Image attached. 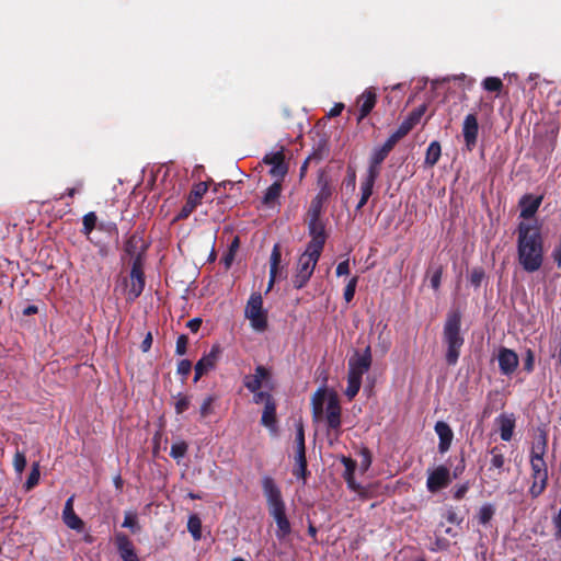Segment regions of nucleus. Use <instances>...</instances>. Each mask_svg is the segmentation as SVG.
I'll list each match as a JSON object with an SVG mask.
<instances>
[{"instance_id":"obj_28","label":"nucleus","mask_w":561,"mask_h":561,"mask_svg":"<svg viewBox=\"0 0 561 561\" xmlns=\"http://www.w3.org/2000/svg\"><path fill=\"white\" fill-rule=\"evenodd\" d=\"M261 424L273 432L276 431V402H270L268 404L264 405V410L261 417Z\"/></svg>"},{"instance_id":"obj_58","label":"nucleus","mask_w":561,"mask_h":561,"mask_svg":"<svg viewBox=\"0 0 561 561\" xmlns=\"http://www.w3.org/2000/svg\"><path fill=\"white\" fill-rule=\"evenodd\" d=\"M442 276H443V267L439 266L437 267L432 276H431V286L434 290H438L439 287H440V282H442Z\"/></svg>"},{"instance_id":"obj_57","label":"nucleus","mask_w":561,"mask_h":561,"mask_svg":"<svg viewBox=\"0 0 561 561\" xmlns=\"http://www.w3.org/2000/svg\"><path fill=\"white\" fill-rule=\"evenodd\" d=\"M98 229L101 231H104L108 234H115V236L118 234L117 226L113 221H106V222L102 221L98 225Z\"/></svg>"},{"instance_id":"obj_53","label":"nucleus","mask_w":561,"mask_h":561,"mask_svg":"<svg viewBox=\"0 0 561 561\" xmlns=\"http://www.w3.org/2000/svg\"><path fill=\"white\" fill-rule=\"evenodd\" d=\"M330 412L341 413V405L336 394H331L329 397L325 413Z\"/></svg>"},{"instance_id":"obj_16","label":"nucleus","mask_w":561,"mask_h":561,"mask_svg":"<svg viewBox=\"0 0 561 561\" xmlns=\"http://www.w3.org/2000/svg\"><path fill=\"white\" fill-rule=\"evenodd\" d=\"M265 164L272 165L270 174L274 178L284 179L288 172V167L285 162V154L283 149L276 152L265 154L263 158Z\"/></svg>"},{"instance_id":"obj_29","label":"nucleus","mask_w":561,"mask_h":561,"mask_svg":"<svg viewBox=\"0 0 561 561\" xmlns=\"http://www.w3.org/2000/svg\"><path fill=\"white\" fill-rule=\"evenodd\" d=\"M440 154V144L437 140L432 141L426 149L424 164L430 168L434 167L438 162Z\"/></svg>"},{"instance_id":"obj_42","label":"nucleus","mask_w":561,"mask_h":561,"mask_svg":"<svg viewBox=\"0 0 561 561\" xmlns=\"http://www.w3.org/2000/svg\"><path fill=\"white\" fill-rule=\"evenodd\" d=\"M343 188L348 192L353 193L356 188V172L353 168L347 169V174L342 183Z\"/></svg>"},{"instance_id":"obj_64","label":"nucleus","mask_w":561,"mask_h":561,"mask_svg":"<svg viewBox=\"0 0 561 561\" xmlns=\"http://www.w3.org/2000/svg\"><path fill=\"white\" fill-rule=\"evenodd\" d=\"M554 526V537L561 539V506L557 515L552 519Z\"/></svg>"},{"instance_id":"obj_40","label":"nucleus","mask_w":561,"mask_h":561,"mask_svg":"<svg viewBox=\"0 0 561 561\" xmlns=\"http://www.w3.org/2000/svg\"><path fill=\"white\" fill-rule=\"evenodd\" d=\"M39 465L36 462L33 465L32 470L27 477V480L24 483V489L26 491H31L33 488H35L39 481Z\"/></svg>"},{"instance_id":"obj_8","label":"nucleus","mask_w":561,"mask_h":561,"mask_svg":"<svg viewBox=\"0 0 561 561\" xmlns=\"http://www.w3.org/2000/svg\"><path fill=\"white\" fill-rule=\"evenodd\" d=\"M208 191V182H199L193 185L190 194L187 195L185 204L182 206L174 221L184 220L195 210L197 205L201 204L203 196Z\"/></svg>"},{"instance_id":"obj_21","label":"nucleus","mask_w":561,"mask_h":561,"mask_svg":"<svg viewBox=\"0 0 561 561\" xmlns=\"http://www.w3.org/2000/svg\"><path fill=\"white\" fill-rule=\"evenodd\" d=\"M435 433L437 434L439 442H438V451L440 454H445L449 450L451 446V442L454 438V433L450 426L444 422L438 421L436 422L434 426Z\"/></svg>"},{"instance_id":"obj_56","label":"nucleus","mask_w":561,"mask_h":561,"mask_svg":"<svg viewBox=\"0 0 561 561\" xmlns=\"http://www.w3.org/2000/svg\"><path fill=\"white\" fill-rule=\"evenodd\" d=\"M469 489H470L469 482H465L462 484L456 485L454 489V494H453L454 499L457 501L462 500L466 496Z\"/></svg>"},{"instance_id":"obj_48","label":"nucleus","mask_w":561,"mask_h":561,"mask_svg":"<svg viewBox=\"0 0 561 561\" xmlns=\"http://www.w3.org/2000/svg\"><path fill=\"white\" fill-rule=\"evenodd\" d=\"M253 393V402L259 404L264 402L265 404H268L270 402H275V399L270 392L256 390Z\"/></svg>"},{"instance_id":"obj_44","label":"nucleus","mask_w":561,"mask_h":561,"mask_svg":"<svg viewBox=\"0 0 561 561\" xmlns=\"http://www.w3.org/2000/svg\"><path fill=\"white\" fill-rule=\"evenodd\" d=\"M323 203H325V202L322 199H319L318 197H314L312 199L310 209H309L310 219L321 220Z\"/></svg>"},{"instance_id":"obj_55","label":"nucleus","mask_w":561,"mask_h":561,"mask_svg":"<svg viewBox=\"0 0 561 561\" xmlns=\"http://www.w3.org/2000/svg\"><path fill=\"white\" fill-rule=\"evenodd\" d=\"M444 516L446 520L450 524L460 525L463 520V518L458 515L457 511L454 507H449Z\"/></svg>"},{"instance_id":"obj_31","label":"nucleus","mask_w":561,"mask_h":561,"mask_svg":"<svg viewBox=\"0 0 561 561\" xmlns=\"http://www.w3.org/2000/svg\"><path fill=\"white\" fill-rule=\"evenodd\" d=\"M282 193V184L279 181L274 182L265 192L262 203L265 206L272 207L279 198Z\"/></svg>"},{"instance_id":"obj_10","label":"nucleus","mask_w":561,"mask_h":561,"mask_svg":"<svg viewBox=\"0 0 561 561\" xmlns=\"http://www.w3.org/2000/svg\"><path fill=\"white\" fill-rule=\"evenodd\" d=\"M308 232L311 240L308 242L307 249L322 253L327 241V232L323 221L310 219L308 224Z\"/></svg>"},{"instance_id":"obj_45","label":"nucleus","mask_w":561,"mask_h":561,"mask_svg":"<svg viewBox=\"0 0 561 561\" xmlns=\"http://www.w3.org/2000/svg\"><path fill=\"white\" fill-rule=\"evenodd\" d=\"M485 277L484 270L482 267H474L469 276L470 284L478 288L481 286L482 280Z\"/></svg>"},{"instance_id":"obj_17","label":"nucleus","mask_w":561,"mask_h":561,"mask_svg":"<svg viewBox=\"0 0 561 561\" xmlns=\"http://www.w3.org/2000/svg\"><path fill=\"white\" fill-rule=\"evenodd\" d=\"M115 546L123 561H139L135 547L126 534H116Z\"/></svg>"},{"instance_id":"obj_47","label":"nucleus","mask_w":561,"mask_h":561,"mask_svg":"<svg viewBox=\"0 0 561 561\" xmlns=\"http://www.w3.org/2000/svg\"><path fill=\"white\" fill-rule=\"evenodd\" d=\"M13 467L18 473H22L26 467V457L23 451L16 450L13 457Z\"/></svg>"},{"instance_id":"obj_27","label":"nucleus","mask_w":561,"mask_h":561,"mask_svg":"<svg viewBox=\"0 0 561 561\" xmlns=\"http://www.w3.org/2000/svg\"><path fill=\"white\" fill-rule=\"evenodd\" d=\"M130 285L128 288V296L130 299L138 298L145 288V274L144 272H130Z\"/></svg>"},{"instance_id":"obj_59","label":"nucleus","mask_w":561,"mask_h":561,"mask_svg":"<svg viewBox=\"0 0 561 561\" xmlns=\"http://www.w3.org/2000/svg\"><path fill=\"white\" fill-rule=\"evenodd\" d=\"M534 365H535V354L530 348H528L526 351V356L524 358V370H526L527 373H531L534 370Z\"/></svg>"},{"instance_id":"obj_23","label":"nucleus","mask_w":561,"mask_h":561,"mask_svg":"<svg viewBox=\"0 0 561 561\" xmlns=\"http://www.w3.org/2000/svg\"><path fill=\"white\" fill-rule=\"evenodd\" d=\"M390 151L383 146L375 148L369 159L367 174L378 178L380 174L381 163L385 161Z\"/></svg>"},{"instance_id":"obj_43","label":"nucleus","mask_w":561,"mask_h":561,"mask_svg":"<svg viewBox=\"0 0 561 561\" xmlns=\"http://www.w3.org/2000/svg\"><path fill=\"white\" fill-rule=\"evenodd\" d=\"M341 462L344 465V473H343V478L346 479H351L352 477H355V470H356V467H357V463L355 460H353L352 458L350 457H345V456H342L341 457Z\"/></svg>"},{"instance_id":"obj_38","label":"nucleus","mask_w":561,"mask_h":561,"mask_svg":"<svg viewBox=\"0 0 561 561\" xmlns=\"http://www.w3.org/2000/svg\"><path fill=\"white\" fill-rule=\"evenodd\" d=\"M188 445L186 442L181 440L178 443L172 444L170 456L175 459L176 461H180L187 453Z\"/></svg>"},{"instance_id":"obj_33","label":"nucleus","mask_w":561,"mask_h":561,"mask_svg":"<svg viewBox=\"0 0 561 561\" xmlns=\"http://www.w3.org/2000/svg\"><path fill=\"white\" fill-rule=\"evenodd\" d=\"M362 386V378L355 376V374L348 375L347 374V387L345 389V396L348 398V400L354 399L357 393L359 392Z\"/></svg>"},{"instance_id":"obj_54","label":"nucleus","mask_w":561,"mask_h":561,"mask_svg":"<svg viewBox=\"0 0 561 561\" xmlns=\"http://www.w3.org/2000/svg\"><path fill=\"white\" fill-rule=\"evenodd\" d=\"M214 401H215V397H213V396H208L207 398L204 399V401L201 405V409H199L202 417H206L211 413V405H213Z\"/></svg>"},{"instance_id":"obj_39","label":"nucleus","mask_w":561,"mask_h":561,"mask_svg":"<svg viewBox=\"0 0 561 561\" xmlns=\"http://www.w3.org/2000/svg\"><path fill=\"white\" fill-rule=\"evenodd\" d=\"M324 394V390L320 388L314 392L312 397L311 403L314 416H319L323 411Z\"/></svg>"},{"instance_id":"obj_37","label":"nucleus","mask_w":561,"mask_h":561,"mask_svg":"<svg viewBox=\"0 0 561 561\" xmlns=\"http://www.w3.org/2000/svg\"><path fill=\"white\" fill-rule=\"evenodd\" d=\"M495 514V507L488 503L480 507L478 513V520L481 525H486Z\"/></svg>"},{"instance_id":"obj_34","label":"nucleus","mask_w":561,"mask_h":561,"mask_svg":"<svg viewBox=\"0 0 561 561\" xmlns=\"http://www.w3.org/2000/svg\"><path fill=\"white\" fill-rule=\"evenodd\" d=\"M98 216L94 211H90L85 214L82 218V229L81 232L87 237L98 228Z\"/></svg>"},{"instance_id":"obj_61","label":"nucleus","mask_w":561,"mask_h":561,"mask_svg":"<svg viewBox=\"0 0 561 561\" xmlns=\"http://www.w3.org/2000/svg\"><path fill=\"white\" fill-rule=\"evenodd\" d=\"M144 254L145 253H140L130 256V259L133 260L130 272H135V270L136 272H144Z\"/></svg>"},{"instance_id":"obj_51","label":"nucleus","mask_w":561,"mask_h":561,"mask_svg":"<svg viewBox=\"0 0 561 561\" xmlns=\"http://www.w3.org/2000/svg\"><path fill=\"white\" fill-rule=\"evenodd\" d=\"M192 370V363L188 359H182L178 364L176 373L183 377V380L187 378Z\"/></svg>"},{"instance_id":"obj_60","label":"nucleus","mask_w":561,"mask_h":561,"mask_svg":"<svg viewBox=\"0 0 561 561\" xmlns=\"http://www.w3.org/2000/svg\"><path fill=\"white\" fill-rule=\"evenodd\" d=\"M413 127L414 125L410 123L408 118H405L396 130V134H398L399 137L402 139L413 129Z\"/></svg>"},{"instance_id":"obj_19","label":"nucleus","mask_w":561,"mask_h":561,"mask_svg":"<svg viewBox=\"0 0 561 561\" xmlns=\"http://www.w3.org/2000/svg\"><path fill=\"white\" fill-rule=\"evenodd\" d=\"M75 495H71L65 503L62 510V520L65 525L73 530L82 531L84 528L83 520L76 514L73 510Z\"/></svg>"},{"instance_id":"obj_62","label":"nucleus","mask_w":561,"mask_h":561,"mask_svg":"<svg viewBox=\"0 0 561 561\" xmlns=\"http://www.w3.org/2000/svg\"><path fill=\"white\" fill-rule=\"evenodd\" d=\"M362 456V467L367 470L371 465V453L368 448H363L360 450Z\"/></svg>"},{"instance_id":"obj_49","label":"nucleus","mask_w":561,"mask_h":561,"mask_svg":"<svg viewBox=\"0 0 561 561\" xmlns=\"http://www.w3.org/2000/svg\"><path fill=\"white\" fill-rule=\"evenodd\" d=\"M426 112V105L425 104H422L420 106H417L416 108H414L409 115H408V119L410 123H412L414 126L421 121L422 116L425 114Z\"/></svg>"},{"instance_id":"obj_14","label":"nucleus","mask_w":561,"mask_h":561,"mask_svg":"<svg viewBox=\"0 0 561 561\" xmlns=\"http://www.w3.org/2000/svg\"><path fill=\"white\" fill-rule=\"evenodd\" d=\"M377 103V93L374 88H367L356 99L358 113L356 116L357 123H360L366 116L370 114Z\"/></svg>"},{"instance_id":"obj_11","label":"nucleus","mask_w":561,"mask_h":561,"mask_svg":"<svg viewBox=\"0 0 561 561\" xmlns=\"http://www.w3.org/2000/svg\"><path fill=\"white\" fill-rule=\"evenodd\" d=\"M371 352L370 346H367L363 353L356 351L354 355L348 359V375L355 374V376L363 378L371 366Z\"/></svg>"},{"instance_id":"obj_5","label":"nucleus","mask_w":561,"mask_h":561,"mask_svg":"<svg viewBox=\"0 0 561 561\" xmlns=\"http://www.w3.org/2000/svg\"><path fill=\"white\" fill-rule=\"evenodd\" d=\"M320 256L321 253L306 248L305 252L298 259L296 273L291 279L294 288L301 289L307 285Z\"/></svg>"},{"instance_id":"obj_25","label":"nucleus","mask_w":561,"mask_h":561,"mask_svg":"<svg viewBox=\"0 0 561 561\" xmlns=\"http://www.w3.org/2000/svg\"><path fill=\"white\" fill-rule=\"evenodd\" d=\"M378 178L373 176L370 174H366V176L360 182V198L355 207L356 211H359L368 202L370 196L373 195V188L375 182Z\"/></svg>"},{"instance_id":"obj_63","label":"nucleus","mask_w":561,"mask_h":561,"mask_svg":"<svg viewBox=\"0 0 561 561\" xmlns=\"http://www.w3.org/2000/svg\"><path fill=\"white\" fill-rule=\"evenodd\" d=\"M401 140L398 134L393 131L388 139L382 145L386 149H388L390 152L394 148V146Z\"/></svg>"},{"instance_id":"obj_50","label":"nucleus","mask_w":561,"mask_h":561,"mask_svg":"<svg viewBox=\"0 0 561 561\" xmlns=\"http://www.w3.org/2000/svg\"><path fill=\"white\" fill-rule=\"evenodd\" d=\"M190 408V399L186 396H183L182 393L178 394V400L175 402L174 409L176 414L184 413Z\"/></svg>"},{"instance_id":"obj_24","label":"nucleus","mask_w":561,"mask_h":561,"mask_svg":"<svg viewBox=\"0 0 561 561\" xmlns=\"http://www.w3.org/2000/svg\"><path fill=\"white\" fill-rule=\"evenodd\" d=\"M282 261V250L280 245L278 243L274 244L271 253V260H270V279L267 284L266 293H268L277 278L278 268Z\"/></svg>"},{"instance_id":"obj_15","label":"nucleus","mask_w":561,"mask_h":561,"mask_svg":"<svg viewBox=\"0 0 561 561\" xmlns=\"http://www.w3.org/2000/svg\"><path fill=\"white\" fill-rule=\"evenodd\" d=\"M479 134V124L477 115L468 114L462 123V135L468 151H472L477 145Z\"/></svg>"},{"instance_id":"obj_26","label":"nucleus","mask_w":561,"mask_h":561,"mask_svg":"<svg viewBox=\"0 0 561 561\" xmlns=\"http://www.w3.org/2000/svg\"><path fill=\"white\" fill-rule=\"evenodd\" d=\"M147 247L144 244L142 237L136 231L126 240L124 252L128 256H134L146 252Z\"/></svg>"},{"instance_id":"obj_32","label":"nucleus","mask_w":561,"mask_h":561,"mask_svg":"<svg viewBox=\"0 0 561 561\" xmlns=\"http://www.w3.org/2000/svg\"><path fill=\"white\" fill-rule=\"evenodd\" d=\"M491 460H490V467L489 470L496 469L499 471H502L504 469L505 465V456L501 449L500 446H494L491 450Z\"/></svg>"},{"instance_id":"obj_12","label":"nucleus","mask_w":561,"mask_h":561,"mask_svg":"<svg viewBox=\"0 0 561 561\" xmlns=\"http://www.w3.org/2000/svg\"><path fill=\"white\" fill-rule=\"evenodd\" d=\"M272 379V371L267 367L263 365H257L255 367V373L253 375H248L243 379V386L250 391L255 392L260 390L261 387L265 383L268 386L270 380Z\"/></svg>"},{"instance_id":"obj_1","label":"nucleus","mask_w":561,"mask_h":561,"mask_svg":"<svg viewBox=\"0 0 561 561\" xmlns=\"http://www.w3.org/2000/svg\"><path fill=\"white\" fill-rule=\"evenodd\" d=\"M517 255L524 271L534 273L543 263V240L540 228L520 221L517 227Z\"/></svg>"},{"instance_id":"obj_22","label":"nucleus","mask_w":561,"mask_h":561,"mask_svg":"<svg viewBox=\"0 0 561 561\" xmlns=\"http://www.w3.org/2000/svg\"><path fill=\"white\" fill-rule=\"evenodd\" d=\"M496 423L500 426V436L504 442H510L513 437L515 430V416L513 413H503L496 417Z\"/></svg>"},{"instance_id":"obj_35","label":"nucleus","mask_w":561,"mask_h":561,"mask_svg":"<svg viewBox=\"0 0 561 561\" xmlns=\"http://www.w3.org/2000/svg\"><path fill=\"white\" fill-rule=\"evenodd\" d=\"M187 530L190 531V534L192 535L194 540H201V538H202V520L196 514H193L188 517Z\"/></svg>"},{"instance_id":"obj_52","label":"nucleus","mask_w":561,"mask_h":561,"mask_svg":"<svg viewBox=\"0 0 561 561\" xmlns=\"http://www.w3.org/2000/svg\"><path fill=\"white\" fill-rule=\"evenodd\" d=\"M188 337L185 334H181L176 340L175 354L182 356L187 351Z\"/></svg>"},{"instance_id":"obj_30","label":"nucleus","mask_w":561,"mask_h":561,"mask_svg":"<svg viewBox=\"0 0 561 561\" xmlns=\"http://www.w3.org/2000/svg\"><path fill=\"white\" fill-rule=\"evenodd\" d=\"M318 185L320 190L316 197L327 202L332 196L334 187L323 172L318 178Z\"/></svg>"},{"instance_id":"obj_2","label":"nucleus","mask_w":561,"mask_h":561,"mask_svg":"<svg viewBox=\"0 0 561 561\" xmlns=\"http://www.w3.org/2000/svg\"><path fill=\"white\" fill-rule=\"evenodd\" d=\"M262 489L267 502L268 513L277 526L275 535L279 540L285 539L290 535L291 526L286 515V506L280 489L270 476L262 479Z\"/></svg>"},{"instance_id":"obj_4","label":"nucleus","mask_w":561,"mask_h":561,"mask_svg":"<svg viewBox=\"0 0 561 561\" xmlns=\"http://www.w3.org/2000/svg\"><path fill=\"white\" fill-rule=\"evenodd\" d=\"M547 438L543 435L541 442L534 446L530 454V479L531 484L528 494L531 499L539 497L548 486V466L543 459L546 453Z\"/></svg>"},{"instance_id":"obj_18","label":"nucleus","mask_w":561,"mask_h":561,"mask_svg":"<svg viewBox=\"0 0 561 561\" xmlns=\"http://www.w3.org/2000/svg\"><path fill=\"white\" fill-rule=\"evenodd\" d=\"M497 360L500 371L506 376L512 375L518 366L517 354L513 350L506 347H502L500 350Z\"/></svg>"},{"instance_id":"obj_7","label":"nucleus","mask_w":561,"mask_h":561,"mask_svg":"<svg viewBox=\"0 0 561 561\" xmlns=\"http://www.w3.org/2000/svg\"><path fill=\"white\" fill-rule=\"evenodd\" d=\"M296 454H295V467L293 474L297 479H301L306 483L307 477L309 476L307 458H306V442H305V428L301 421L296 423V436H295Z\"/></svg>"},{"instance_id":"obj_20","label":"nucleus","mask_w":561,"mask_h":561,"mask_svg":"<svg viewBox=\"0 0 561 561\" xmlns=\"http://www.w3.org/2000/svg\"><path fill=\"white\" fill-rule=\"evenodd\" d=\"M543 196H535L533 194H525L519 199V206H520V214L519 216L524 219H529L535 216V214L538 211L541 203H542Z\"/></svg>"},{"instance_id":"obj_41","label":"nucleus","mask_w":561,"mask_h":561,"mask_svg":"<svg viewBox=\"0 0 561 561\" xmlns=\"http://www.w3.org/2000/svg\"><path fill=\"white\" fill-rule=\"evenodd\" d=\"M482 87L489 92H500L503 88V81L497 77H486L482 81Z\"/></svg>"},{"instance_id":"obj_3","label":"nucleus","mask_w":561,"mask_h":561,"mask_svg":"<svg viewBox=\"0 0 561 561\" xmlns=\"http://www.w3.org/2000/svg\"><path fill=\"white\" fill-rule=\"evenodd\" d=\"M462 314L458 309H451L447 312L443 325V342L446 345L445 359L449 366L458 363L461 347L465 344V337L461 333Z\"/></svg>"},{"instance_id":"obj_46","label":"nucleus","mask_w":561,"mask_h":561,"mask_svg":"<svg viewBox=\"0 0 561 561\" xmlns=\"http://www.w3.org/2000/svg\"><path fill=\"white\" fill-rule=\"evenodd\" d=\"M357 282H358V277L354 276L350 279V282L345 286L343 296H344V299L346 302H351L353 300V298L355 296Z\"/></svg>"},{"instance_id":"obj_36","label":"nucleus","mask_w":561,"mask_h":561,"mask_svg":"<svg viewBox=\"0 0 561 561\" xmlns=\"http://www.w3.org/2000/svg\"><path fill=\"white\" fill-rule=\"evenodd\" d=\"M325 420L328 424L329 431H333L335 436H339L341 433V413L330 412L325 413Z\"/></svg>"},{"instance_id":"obj_13","label":"nucleus","mask_w":561,"mask_h":561,"mask_svg":"<svg viewBox=\"0 0 561 561\" xmlns=\"http://www.w3.org/2000/svg\"><path fill=\"white\" fill-rule=\"evenodd\" d=\"M450 483V472L445 466H438L427 477L426 488L431 493L445 489Z\"/></svg>"},{"instance_id":"obj_9","label":"nucleus","mask_w":561,"mask_h":561,"mask_svg":"<svg viewBox=\"0 0 561 561\" xmlns=\"http://www.w3.org/2000/svg\"><path fill=\"white\" fill-rule=\"evenodd\" d=\"M221 354V347L219 344H214L209 353L204 354L202 358L195 364L194 370V382H197L204 375L216 367V364Z\"/></svg>"},{"instance_id":"obj_6","label":"nucleus","mask_w":561,"mask_h":561,"mask_svg":"<svg viewBox=\"0 0 561 561\" xmlns=\"http://www.w3.org/2000/svg\"><path fill=\"white\" fill-rule=\"evenodd\" d=\"M245 318L250 320L251 327L259 332L267 328V311L263 308V298L260 293H252L247 306Z\"/></svg>"}]
</instances>
